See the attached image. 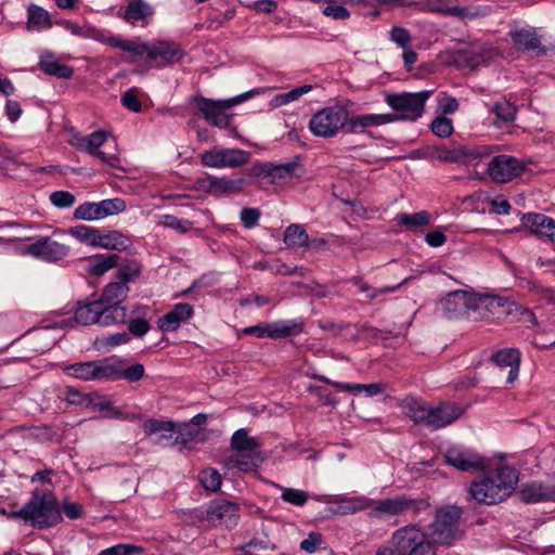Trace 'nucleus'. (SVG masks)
Segmentation results:
<instances>
[{
    "label": "nucleus",
    "mask_w": 555,
    "mask_h": 555,
    "mask_svg": "<svg viewBox=\"0 0 555 555\" xmlns=\"http://www.w3.org/2000/svg\"><path fill=\"white\" fill-rule=\"evenodd\" d=\"M348 503V508L351 513L370 509L369 516L378 519L405 514L411 515L412 518H416L430 508L428 499L412 498L406 494H399L382 500H372L364 496L353 498Z\"/></svg>",
    "instance_id": "f257e3e1"
},
{
    "label": "nucleus",
    "mask_w": 555,
    "mask_h": 555,
    "mask_svg": "<svg viewBox=\"0 0 555 555\" xmlns=\"http://www.w3.org/2000/svg\"><path fill=\"white\" fill-rule=\"evenodd\" d=\"M518 472L502 465L494 472L472 482L469 493L478 503L496 504L508 498L517 487Z\"/></svg>",
    "instance_id": "f03ea898"
},
{
    "label": "nucleus",
    "mask_w": 555,
    "mask_h": 555,
    "mask_svg": "<svg viewBox=\"0 0 555 555\" xmlns=\"http://www.w3.org/2000/svg\"><path fill=\"white\" fill-rule=\"evenodd\" d=\"M9 518L22 519L34 528H50L62 520L55 496L50 491L34 490L29 501L17 511L8 514Z\"/></svg>",
    "instance_id": "7ed1b4c3"
},
{
    "label": "nucleus",
    "mask_w": 555,
    "mask_h": 555,
    "mask_svg": "<svg viewBox=\"0 0 555 555\" xmlns=\"http://www.w3.org/2000/svg\"><path fill=\"white\" fill-rule=\"evenodd\" d=\"M495 304L491 296L455 291L442 300L444 314L449 319H466L472 322L483 320L488 317L490 307Z\"/></svg>",
    "instance_id": "20e7f679"
},
{
    "label": "nucleus",
    "mask_w": 555,
    "mask_h": 555,
    "mask_svg": "<svg viewBox=\"0 0 555 555\" xmlns=\"http://www.w3.org/2000/svg\"><path fill=\"white\" fill-rule=\"evenodd\" d=\"M404 413L415 423L436 430L459 420L464 413V409L452 402L429 406L415 398H408L404 401Z\"/></svg>",
    "instance_id": "39448f33"
},
{
    "label": "nucleus",
    "mask_w": 555,
    "mask_h": 555,
    "mask_svg": "<svg viewBox=\"0 0 555 555\" xmlns=\"http://www.w3.org/2000/svg\"><path fill=\"white\" fill-rule=\"evenodd\" d=\"M401 555H437V547L427 531L418 524H408L396 529L389 540Z\"/></svg>",
    "instance_id": "423d86ee"
},
{
    "label": "nucleus",
    "mask_w": 555,
    "mask_h": 555,
    "mask_svg": "<svg viewBox=\"0 0 555 555\" xmlns=\"http://www.w3.org/2000/svg\"><path fill=\"white\" fill-rule=\"evenodd\" d=\"M461 517L462 509L456 506L441 507L436 511L435 517L426 530L436 547L437 545H453L462 538Z\"/></svg>",
    "instance_id": "0eeeda50"
},
{
    "label": "nucleus",
    "mask_w": 555,
    "mask_h": 555,
    "mask_svg": "<svg viewBox=\"0 0 555 555\" xmlns=\"http://www.w3.org/2000/svg\"><path fill=\"white\" fill-rule=\"evenodd\" d=\"M263 91L264 89H253L237 96L222 101H214L204 96H195L193 102L197 111L208 122L214 126L224 128L229 125V117L225 114L227 109L250 99L255 94H260Z\"/></svg>",
    "instance_id": "6e6552de"
},
{
    "label": "nucleus",
    "mask_w": 555,
    "mask_h": 555,
    "mask_svg": "<svg viewBox=\"0 0 555 555\" xmlns=\"http://www.w3.org/2000/svg\"><path fill=\"white\" fill-rule=\"evenodd\" d=\"M348 116L349 113L344 106H327L311 117L309 129L317 137L333 138L347 125Z\"/></svg>",
    "instance_id": "1a4fd4ad"
},
{
    "label": "nucleus",
    "mask_w": 555,
    "mask_h": 555,
    "mask_svg": "<svg viewBox=\"0 0 555 555\" xmlns=\"http://www.w3.org/2000/svg\"><path fill=\"white\" fill-rule=\"evenodd\" d=\"M75 321L81 325L98 323L102 326L121 324L126 322V314L119 310L105 308L98 299L79 305L75 310Z\"/></svg>",
    "instance_id": "9d476101"
},
{
    "label": "nucleus",
    "mask_w": 555,
    "mask_h": 555,
    "mask_svg": "<svg viewBox=\"0 0 555 555\" xmlns=\"http://www.w3.org/2000/svg\"><path fill=\"white\" fill-rule=\"evenodd\" d=\"M431 91L415 93L387 94L386 103L398 114H393L397 120H417L424 113V107Z\"/></svg>",
    "instance_id": "9b49d317"
},
{
    "label": "nucleus",
    "mask_w": 555,
    "mask_h": 555,
    "mask_svg": "<svg viewBox=\"0 0 555 555\" xmlns=\"http://www.w3.org/2000/svg\"><path fill=\"white\" fill-rule=\"evenodd\" d=\"M297 167V162L285 164L258 162L248 169L247 175L253 179L254 183H260L264 180L268 183H281L286 179L295 177Z\"/></svg>",
    "instance_id": "f8f14e48"
},
{
    "label": "nucleus",
    "mask_w": 555,
    "mask_h": 555,
    "mask_svg": "<svg viewBox=\"0 0 555 555\" xmlns=\"http://www.w3.org/2000/svg\"><path fill=\"white\" fill-rule=\"evenodd\" d=\"M249 152L240 149L214 147L201 155V163L211 168H238L249 162Z\"/></svg>",
    "instance_id": "ddd939ff"
},
{
    "label": "nucleus",
    "mask_w": 555,
    "mask_h": 555,
    "mask_svg": "<svg viewBox=\"0 0 555 555\" xmlns=\"http://www.w3.org/2000/svg\"><path fill=\"white\" fill-rule=\"evenodd\" d=\"M126 202L121 198H108L98 203L87 202L74 211V218L78 220H100L108 216L117 215L126 210Z\"/></svg>",
    "instance_id": "4468645a"
},
{
    "label": "nucleus",
    "mask_w": 555,
    "mask_h": 555,
    "mask_svg": "<svg viewBox=\"0 0 555 555\" xmlns=\"http://www.w3.org/2000/svg\"><path fill=\"white\" fill-rule=\"evenodd\" d=\"M65 372L82 380H109L116 374L111 359L74 363L66 366Z\"/></svg>",
    "instance_id": "2eb2a0df"
},
{
    "label": "nucleus",
    "mask_w": 555,
    "mask_h": 555,
    "mask_svg": "<svg viewBox=\"0 0 555 555\" xmlns=\"http://www.w3.org/2000/svg\"><path fill=\"white\" fill-rule=\"evenodd\" d=\"M240 507L227 500H214L206 508V521L214 527L232 529L238 524Z\"/></svg>",
    "instance_id": "dca6fc26"
},
{
    "label": "nucleus",
    "mask_w": 555,
    "mask_h": 555,
    "mask_svg": "<svg viewBox=\"0 0 555 555\" xmlns=\"http://www.w3.org/2000/svg\"><path fill=\"white\" fill-rule=\"evenodd\" d=\"M443 459L450 466L462 472H479L487 468V461L472 449L453 446L443 454Z\"/></svg>",
    "instance_id": "f3484780"
},
{
    "label": "nucleus",
    "mask_w": 555,
    "mask_h": 555,
    "mask_svg": "<svg viewBox=\"0 0 555 555\" xmlns=\"http://www.w3.org/2000/svg\"><path fill=\"white\" fill-rule=\"evenodd\" d=\"M525 165L517 158L508 155H498L488 165V173L496 183H506L519 177Z\"/></svg>",
    "instance_id": "a211bd4d"
},
{
    "label": "nucleus",
    "mask_w": 555,
    "mask_h": 555,
    "mask_svg": "<svg viewBox=\"0 0 555 555\" xmlns=\"http://www.w3.org/2000/svg\"><path fill=\"white\" fill-rule=\"evenodd\" d=\"M69 253L68 246L51 237L44 236L26 247V254L47 262H56L64 259Z\"/></svg>",
    "instance_id": "6ab92c4d"
},
{
    "label": "nucleus",
    "mask_w": 555,
    "mask_h": 555,
    "mask_svg": "<svg viewBox=\"0 0 555 555\" xmlns=\"http://www.w3.org/2000/svg\"><path fill=\"white\" fill-rule=\"evenodd\" d=\"M184 51L172 41H155L150 43L147 60L156 62L158 66H166L179 62Z\"/></svg>",
    "instance_id": "aec40b11"
},
{
    "label": "nucleus",
    "mask_w": 555,
    "mask_h": 555,
    "mask_svg": "<svg viewBox=\"0 0 555 555\" xmlns=\"http://www.w3.org/2000/svg\"><path fill=\"white\" fill-rule=\"evenodd\" d=\"M154 15V8L144 0H129L124 9L117 12V16L130 25L146 26Z\"/></svg>",
    "instance_id": "412c9836"
},
{
    "label": "nucleus",
    "mask_w": 555,
    "mask_h": 555,
    "mask_svg": "<svg viewBox=\"0 0 555 555\" xmlns=\"http://www.w3.org/2000/svg\"><path fill=\"white\" fill-rule=\"evenodd\" d=\"M437 152L438 159L454 164H469L488 157L491 153L487 146L457 147L452 150L439 149Z\"/></svg>",
    "instance_id": "4be33fe9"
},
{
    "label": "nucleus",
    "mask_w": 555,
    "mask_h": 555,
    "mask_svg": "<svg viewBox=\"0 0 555 555\" xmlns=\"http://www.w3.org/2000/svg\"><path fill=\"white\" fill-rule=\"evenodd\" d=\"M509 36L514 44L521 51H537L538 55H544L547 52L542 44V36L533 27L512 30Z\"/></svg>",
    "instance_id": "5701e85b"
},
{
    "label": "nucleus",
    "mask_w": 555,
    "mask_h": 555,
    "mask_svg": "<svg viewBox=\"0 0 555 555\" xmlns=\"http://www.w3.org/2000/svg\"><path fill=\"white\" fill-rule=\"evenodd\" d=\"M406 7L446 16L464 17L466 15L464 8L451 5L450 0H410Z\"/></svg>",
    "instance_id": "b1692460"
},
{
    "label": "nucleus",
    "mask_w": 555,
    "mask_h": 555,
    "mask_svg": "<svg viewBox=\"0 0 555 555\" xmlns=\"http://www.w3.org/2000/svg\"><path fill=\"white\" fill-rule=\"evenodd\" d=\"M142 427L147 436L157 435L154 443L162 446L177 444V442H173L176 426L172 422L151 418L144 422Z\"/></svg>",
    "instance_id": "393cba45"
},
{
    "label": "nucleus",
    "mask_w": 555,
    "mask_h": 555,
    "mask_svg": "<svg viewBox=\"0 0 555 555\" xmlns=\"http://www.w3.org/2000/svg\"><path fill=\"white\" fill-rule=\"evenodd\" d=\"M129 291V286L125 283L118 281L111 282L103 288L101 297L98 300L102 302L105 308H109V310L118 308L127 317V309L121 302L127 298Z\"/></svg>",
    "instance_id": "a878e982"
},
{
    "label": "nucleus",
    "mask_w": 555,
    "mask_h": 555,
    "mask_svg": "<svg viewBox=\"0 0 555 555\" xmlns=\"http://www.w3.org/2000/svg\"><path fill=\"white\" fill-rule=\"evenodd\" d=\"M397 120L393 114H363L348 117V131L352 133L363 132L367 128L378 127Z\"/></svg>",
    "instance_id": "bb28decb"
},
{
    "label": "nucleus",
    "mask_w": 555,
    "mask_h": 555,
    "mask_svg": "<svg viewBox=\"0 0 555 555\" xmlns=\"http://www.w3.org/2000/svg\"><path fill=\"white\" fill-rule=\"evenodd\" d=\"M193 314V307L190 304H177L173 309L159 318L158 327L163 332H175L181 322L189 320Z\"/></svg>",
    "instance_id": "cd10ccee"
},
{
    "label": "nucleus",
    "mask_w": 555,
    "mask_h": 555,
    "mask_svg": "<svg viewBox=\"0 0 555 555\" xmlns=\"http://www.w3.org/2000/svg\"><path fill=\"white\" fill-rule=\"evenodd\" d=\"M492 360L501 370L508 369V384H513L517 379L520 366V352L518 349L500 350L492 356Z\"/></svg>",
    "instance_id": "c85d7f7f"
},
{
    "label": "nucleus",
    "mask_w": 555,
    "mask_h": 555,
    "mask_svg": "<svg viewBox=\"0 0 555 555\" xmlns=\"http://www.w3.org/2000/svg\"><path fill=\"white\" fill-rule=\"evenodd\" d=\"M522 220L532 233L545 236L555 243V220L553 218L542 214H527Z\"/></svg>",
    "instance_id": "c756f323"
},
{
    "label": "nucleus",
    "mask_w": 555,
    "mask_h": 555,
    "mask_svg": "<svg viewBox=\"0 0 555 555\" xmlns=\"http://www.w3.org/2000/svg\"><path fill=\"white\" fill-rule=\"evenodd\" d=\"M520 498L521 501L527 504L555 501V485H544L537 481L531 482L521 489Z\"/></svg>",
    "instance_id": "7c9ffc66"
},
{
    "label": "nucleus",
    "mask_w": 555,
    "mask_h": 555,
    "mask_svg": "<svg viewBox=\"0 0 555 555\" xmlns=\"http://www.w3.org/2000/svg\"><path fill=\"white\" fill-rule=\"evenodd\" d=\"M263 459L260 452H233L225 462L228 468H237L241 472L249 473L257 470Z\"/></svg>",
    "instance_id": "2f4dec72"
},
{
    "label": "nucleus",
    "mask_w": 555,
    "mask_h": 555,
    "mask_svg": "<svg viewBox=\"0 0 555 555\" xmlns=\"http://www.w3.org/2000/svg\"><path fill=\"white\" fill-rule=\"evenodd\" d=\"M313 378L321 380L325 384L332 385L336 389L340 391H364L366 396L373 397L377 396L384 392L385 385L382 383H372V384H349V383H339V382H333L330 378L323 376V375H313Z\"/></svg>",
    "instance_id": "473e14b6"
},
{
    "label": "nucleus",
    "mask_w": 555,
    "mask_h": 555,
    "mask_svg": "<svg viewBox=\"0 0 555 555\" xmlns=\"http://www.w3.org/2000/svg\"><path fill=\"white\" fill-rule=\"evenodd\" d=\"M131 246V241L116 230H100L96 247L114 250H126Z\"/></svg>",
    "instance_id": "72a5a7b5"
},
{
    "label": "nucleus",
    "mask_w": 555,
    "mask_h": 555,
    "mask_svg": "<svg viewBox=\"0 0 555 555\" xmlns=\"http://www.w3.org/2000/svg\"><path fill=\"white\" fill-rule=\"evenodd\" d=\"M305 323L301 319L280 320L270 323L271 339H282L302 333Z\"/></svg>",
    "instance_id": "f704fd0d"
},
{
    "label": "nucleus",
    "mask_w": 555,
    "mask_h": 555,
    "mask_svg": "<svg viewBox=\"0 0 555 555\" xmlns=\"http://www.w3.org/2000/svg\"><path fill=\"white\" fill-rule=\"evenodd\" d=\"M117 254L95 255L88 260L87 271L91 275L101 276L119 264Z\"/></svg>",
    "instance_id": "c9c22d12"
},
{
    "label": "nucleus",
    "mask_w": 555,
    "mask_h": 555,
    "mask_svg": "<svg viewBox=\"0 0 555 555\" xmlns=\"http://www.w3.org/2000/svg\"><path fill=\"white\" fill-rule=\"evenodd\" d=\"M107 134L103 130H98L87 137H75L72 144L77 149L85 151L90 155L99 152V149L106 142Z\"/></svg>",
    "instance_id": "e433bc0d"
},
{
    "label": "nucleus",
    "mask_w": 555,
    "mask_h": 555,
    "mask_svg": "<svg viewBox=\"0 0 555 555\" xmlns=\"http://www.w3.org/2000/svg\"><path fill=\"white\" fill-rule=\"evenodd\" d=\"M39 66L44 74L62 79H69L74 74V70L70 66L61 64L51 54L42 55L39 62Z\"/></svg>",
    "instance_id": "4c0bfd02"
},
{
    "label": "nucleus",
    "mask_w": 555,
    "mask_h": 555,
    "mask_svg": "<svg viewBox=\"0 0 555 555\" xmlns=\"http://www.w3.org/2000/svg\"><path fill=\"white\" fill-rule=\"evenodd\" d=\"M261 444L255 437H249L244 428L237 429L231 438V449L234 452H260Z\"/></svg>",
    "instance_id": "58836bf2"
},
{
    "label": "nucleus",
    "mask_w": 555,
    "mask_h": 555,
    "mask_svg": "<svg viewBox=\"0 0 555 555\" xmlns=\"http://www.w3.org/2000/svg\"><path fill=\"white\" fill-rule=\"evenodd\" d=\"M216 183L217 196H220L224 194L241 193L247 185L254 184V181L253 179L247 180L243 177H237L234 179H230L227 177H216Z\"/></svg>",
    "instance_id": "ea45409f"
},
{
    "label": "nucleus",
    "mask_w": 555,
    "mask_h": 555,
    "mask_svg": "<svg viewBox=\"0 0 555 555\" xmlns=\"http://www.w3.org/2000/svg\"><path fill=\"white\" fill-rule=\"evenodd\" d=\"M111 364L116 370V374L109 380L124 378L130 383H134L140 380L145 373L144 365L141 363H135L125 369L122 367L121 361H115L111 359Z\"/></svg>",
    "instance_id": "a19ab883"
},
{
    "label": "nucleus",
    "mask_w": 555,
    "mask_h": 555,
    "mask_svg": "<svg viewBox=\"0 0 555 555\" xmlns=\"http://www.w3.org/2000/svg\"><path fill=\"white\" fill-rule=\"evenodd\" d=\"M117 268L116 276L118 282L125 283L126 285L135 281L142 272V264L135 259H126L122 262L119 261Z\"/></svg>",
    "instance_id": "79ce46f5"
},
{
    "label": "nucleus",
    "mask_w": 555,
    "mask_h": 555,
    "mask_svg": "<svg viewBox=\"0 0 555 555\" xmlns=\"http://www.w3.org/2000/svg\"><path fill=\"white\" fill-rule=\"evenodd\" d=\"M396 221L401 227H405L409 230H414L428 225L430 222V215L425 210L414 214L403 212L396 216Z\"/></svg>",
    "instance_id": "37998d69"
},
{
    "label": "nucleus",
    "mask_w": 555,
    "mask_h": 555,
    "mask_svg": "<svg viewBox=\"0 0 555 555\" xmlns=\"http://www.w3.org/2000/svg\"><path fill=\"white\" fill-rule=\"evenodd\" d=\"M491 113L496 117L494 125L496 127H502L515 119L516 107L508 101L501 100L492 106Z\"/></svg>",
    "instance_id": "c03bdc74"
},
{
    "label": "nucleus",
    "mask_w": 555,
    "mask_h": 555,
    "mask_svg": "<svg viewBox=\"0 0 555 555\" xmlns=\"http://www.w3.org/2000/svg\"><path fill=\"white\" fill-rule=\"evenodd\" d=\"M309 236L306 230L299 224H291L284 231V243L288 247L308 246Z\"/></svg>",
    "instance_id": "a18cd8bd"
},
{
    "label": "nucleus",
    "mask_w": 555,
    "mask_h": 555,
    "mask_svg": "<svg viewBox=\"0 0 555 555\" xmlns=\"http://www.w3.org/2000/svg\"><path fill=\"white\" fill-rule=\"evenodd\" d=\"M28 28L42 29L51 27V21L49 13L41 7L31 4L27 10Z\"/></svg>",
    "instance_id": "49530a36"
},
{
    "label": "nucleus",
    "mask_w": 555,
    "mask_h": 555,
    "mask_svg": "<svg viewBox=\"0 0 555 555\" xmlns=\"http://www.w3.org/2000/svg\"><path fill=\"white\" fill-rule=\"evenodd\" d=\"M99 232H100L99 229L82 225V224L70 227L68 229V233L72 236H74L78 241H80L87 245L93 246V247H96Z\"/></svg>",
    "instance_id": "de8ad7c7"
},
{
    "label": "nucleus",
    "mask_w": 555,
    "mask_h": 555,
    "mask_svg": "<svg viewBox=\"0 0 555 555\" xmlns=\"http://www.w3.org/2000/svg\"><path fill=\"white\" fill-rule=\"evenodd\" d=\"M406 280H404L402 283L395 285V286H384L380 288L373 287L365 283L361 278H353L351 282L359 287V291L363 294H365L366 298L369 299H375L379 295L393 293L399 289V287L405 283Z\"/></svg>",
    "instance_id": "09e8293b"
},
{
    "label": "nucleus",
    "mask_w": 555,
    "mask_h": 555,
    "mask_svg": "<svg viewBox=\"0 0 555 555\" xmlns=\"http://www.w3.org/2000/svg\"><path fill=\"white\" fill-rule=\"evenodd\" d=\"M201 434V429L195 427L193 424L182 423L176 427V437L175 441L180 444H186L194 440H199L198 436Z\"/></svg>",
    "instance_id": "8fccbe9b"
},
{
    "label": "nucleus",
    "mask_w": 555,
    "mask_h": 555,
    "mask_svg": "<svg viewBox=\"0 0 555 555\" xmlns=\"http://www.w3.org/2000/svg\"><path fill=\"white\" fill-rule=\"evenodd\" d=\"M158 224L163 225L164 228L173 229L181 234L188 233L193 227L192 221L179 219L172 215L162 216Z\"/></svg>",
    "instance_id": "3c124183"
},
{
    "label": "nucleus",
    "mask_w": 555,
    "mask_h": 555,
    "mask_svg": "<svg viewBox=\"0 0 555 555\" xmlns=\"http://www.w3.org/2000/svg\"><path fill=\"white\" fill-rule=\"evenodd\" d=\"M199 480L203 487L210 492L218 491L221 486V475L217 469L206 468L201 472Z\"/></svg>",
    "instance_id": "603ef678"
},
{
    "label": "nucleus",
    "mask_w": 555,
    "mask_h": 555,
    "mask_svg": "<svg viewBox=\"0 0 555 555\" xmlns=\"http://www.w3.org/2000/svg\"><path fill=\"white\" fill-rule=\"evenodd\" d=\"M275 546L268 539L254 538L247 542L242 550L247 555H262L269 550H274Z\"/></svg>",
    "instance_id": "864d4df0"
},
{
    "label": "nucleus",
    "mask_w": 555,
    "mask_h": 555,
    "mask_svg": "<svg viewBox=\"0 0 555 555\" xmlns=\"http://www.w3.org/2000/svg\"><path fill=\"white\" fill-rule=\"evenodd\" d=\"M282 494L281 499L289 504L295 506H302L308 501V493L302 490L294 489V488H281Z\"/></svg>",
    "instance_id": "5fc2aeb1"
},
{
    "label": "nucleus",
    "mask_w": 555,
    "mask_h": 555,
    "mask_svg": "<svg viewBox=\"0 0 555 555\" xmlns=\"http://www.w3.org/2000/svg\"><path fill=\"white\" fill-rule=\"evenodd\" d=\"M431 131L439 138H448L453 132V124L444 116L436 117L430 125Z\"/></svg>",
    "instance_id": "6e6d98bb"
},
{
    "label": "nucleus",
    "mask_w": 555,
    "mask_h": 555,
    "mask_svg": "<svg viewBox=\"0 0 555 555\" xmlns=\"http://www.w3.org/2000/svg\"><path fill=\"white\" fill-rule=\"evenodd\" d=\"M121 104L131 112L138 113L142 108L141 101L139 99V90L137 88L128 89L121 95Z\"/></svg>",
    "instance_id": "4d7b16f0"
},
{
    "label": "nucleus",
    "mask_w": 555,
    "mask_h": 555,
    "mask_svg": "<svg viewBox=\"0 0 555 555\" xmlns=\"http://www.w3.org/2000/svg\"><path fill=\"white\" fill-rule=\"evenodd\" d=\"M142 552L143 547L141 546L120 543L101 551L98 555H131Z\"/></svg>",
    "instance_id": "13d9d810"
},
{
    "label": "nucleus",
    "mask_w": 555,
    "mask_h": 555,
    "mask_svg": "<svg viewBox=\"0 0 555 555\" xmlns=\"http://www.w3.org/2000/svg\"><path fill=\"white\" fill-rule=\"evenodd\" d=\"M65 28L70 31V34L75 36L86 37V38H96L98 30L90 25L80 26L72 21H66L64 23Z\"/></svg>",
    "instance_id": "bf43d9fd"
},
{
    "label": "nucleus",
    "mask_w": 555,
    "mask_h": 555,
    "mask_svg": "<svg viewBox=\"0 0 555 555\" xmlns=\"http://www.w3.org/2000/svg\"><path fill=\"white\" fill-rule=\"evenodd\" d=\"M51 203L57 208H68L75 203V196L67 191H55L50 195Z\"/></svg>",
    "instance_id": "052dcab7"
},
{
    "label": "nucleus",
    "mask_w": 555,
    "mask_h": 555,
    "mask_svg": "<svg viewBox=\"0 0 555 555\" xmlns=\"http://www.w3.org/2000/svg\"><path fill=\"white\" fill-rule=\"evenodd\" d=\"M261 212L258 208L245 207L241 210L240 218L246 229H253L258 224Z\"/></svg>",
    "instance_id": "680f3d73"
},
{
    "label": "nucleus",
    "mask_w": 555,
    "mask_h": 555,
    "mask_svg": "<svg viewBox=\"0 0 555 555\" xmlns=\"http://www.w3.org/2000/svg\"><path fill=\"white\" fill-rule=\"evenodd\" d=\"M390 39L402 49L410 47L412 41L410 33L405 28L398 26L391 28Z\"/></svg>",
    "instance_id": "e2e57ef3"
},
{
    "label": "nucleus",
    "mask_w": 555,
    "mask_h": 555,
    "mask_svg": "<svg viewBox=\"0 0 555 555\" xmlns=\"http://www.w3.org/2000/svg\"><path fill=\"white\" fill-rule=\"evenodd\" d=\"M151 328L150 323L144 318H135L130 320L128 330L135 337L144 336Z\"/></svg>",
    "instance_id": "0e129e2a"
},
{
    "label": "nucleus",
    "mask_w": 555,
    "mask_h": 555,
    "mask_svg": "<svg viewBox=\"0 0 555 555\" xmlns=\"http://www.w3.org/2000/svg\"><path fill=\"white\" fill-rule=\"evenodd\" d=\"M216 184V177L207 176L197 179L194 183V189L217 196Z\"/></svg>",
    "instance_id": "69168bd1"
},
{
    "label": "nucleus",
    "mask_w": 555,
    "mask_h": 555,
    "mask_svg": "<svg viewBox=\"0 0 555 555\" xmlns=\"http://www.w3.org/2000/svg\"><path fill=\"white\" fill-rule=\"evenodd\" d=\"M149 47H150V43L134 41V40H126V42L122 43V46H120V50L130 52V53H132L134 55H139V56L144 55V54H146V56H147L149 55Z\"/></svg>",
    "instance_id": "338daca9"
},
{
    "label": "nucleus",
    "mask_w": 555,
    "mask_h": 555,
    "mask_svg": "<svg viewBox=\"0 0 555 555\" xmlns=\"http://www.w3.org/2000/svg\"><path fill=\"white\" fill-rule=\"evenodd\" d=\"M322 12L325 16L332 17L334 20H346L350 16L348 10L345 7L336 4L335 2L328 3V5H326Z\"/></svg>",
    "instance_id": "774afa93"
}]
</instances>
